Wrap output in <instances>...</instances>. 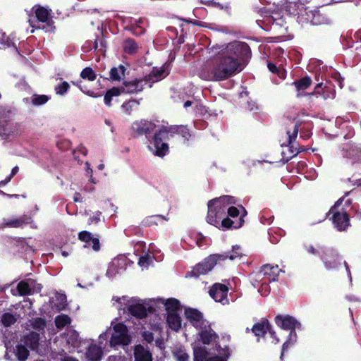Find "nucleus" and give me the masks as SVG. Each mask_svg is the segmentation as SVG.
Returning a JSON list of instances; mask_svg holds the SVG:
<instances>
[{
  "label": "nucleus",
  "mask_w": 361,
  "mask_h": 361,
  "mask_svg": "<svg viewBox=\"0 0 361 361\" xmlns=\"http://www.w3.org/2000/svg\"><path fill=\"white\" fill-rule=\"evenodd\" d=\"M63 361H78L75 358H73V357H65Z\"/></svg>",
  "instance_id": "obj_64"
},
{
  "label": "nucleus",
  "mask_w": 361,
  "mask_h": 361,
  "mask_svg": "<svg viewBox=\"0 0 361 361\" xmlns=\"http://www.w3.org/2000/svg\"><path fill=\"white\" fill-rule=\"evenodd\" d=\"M125 71L126 68L123 65L112 68L110 71V79L121 80L124 77Z\"/></svg>",
  "instance_id": "obj_34"
},
{
  "label": "nucleus",
  "mask_w": 361,
  "mask_h": 361,
  "mask_svg": "<svg viewBox=\"0 0 361 361\" xmlns=\"http://www.w3.org/2000/svg\"><path fill=\"white\" fill-rule=\"evenodd\" d=\"M349 117H350L349 116H346L345 118L338 117L336 118V123H340L342 121H344L345 122H348L350 120Z\"/></svg>",
  "instance_id": "obj_59"
},
{
  "label": "nucleus",
  "mask_w": 361,
  "mask_h": 361,
  "mask_svg": "<svg viewBox=\"0 0 361 361\" xmlns=\"http://www.w3.org/2000/svg\"><path fill=\"white\" fill-rule=\"evenodd\" d=\"M71 322V318L68 315L64 314H61L57 316L55 318V321H54L56 326L59 329H61L63 327H65L66 325L70 324Z\"/></svg>",
  "instance_id": "obj_36"
},
{
  "label": "nucleus",
  "mask_w": 361,
  "mask_h": 361,
  "mask_svg": "<svg viewBox=\"0 0 361 361\" xmlns=\"http://www.w3.org/2000/svg\"><path fill=\"white\" fill-rule=\"evenodd\" d=\"M164 134H178L184 138V142H188L189 138L191 137L189 129L187 126H169L168 123L162 121L161 123L159 124V142L161 141V137L164 136Z\"/></svg>",
  "instance_id": "obj_11"
},
{
  "label": "nucleus",
  "mask_w": 361,
  "mask_h": 361,
  "mask_svg": "<svg viewBox=\"0 0 361 361\" xmlns=\"http://www.w3.org/2000/svg\"><path fill=\"white\" fill-rule=\"evenodd\" d=\"M57 300L60 301L59 304L57 305V308L59 310H62L65 308L66 302V296L63 294H57L56 295Z\"/></svg>",
  "instance_id": "obj_49"
},
{
  "label": "nucleus",
  "mask_w": 361,
  "mask_h": 361,
  "mask_svg": "<svg viewBox=\"0 0 361 361\" xmlns=\"http://www.w3.org/2000/svg\"><path fill=\"white\" fill-rule=\"evenodd\" d=\"M36 20H30L29 22L32 27L37 29L47 30L49 31L52 29V20L49 18V11L42 7L37 8L35 11Z\"/></svg>",
  "instance_id": "obj_13"
},
{
  "label": "nucleus",
  "mask_w": 361,
  "mask_h": 361,
  "mask_svg": "<svg viewBox=\"0 0 361 361\" xmlns=\"http://www.w3.org/2000/svg\"><path fill=\"white\" fill-rule=\"evenodd\" d=\"M251 331L257 337L264 336L267 332L271 336H274V331L267 319H262L260 322L255 324Z\"/></svg>",
  "instance_id": "obj_21"
},
{
  "label": "nucleus",
  "mask_w": 361,
  "mask_h": 361,
  "mask_svg": "<svg viewBox=\"0 0 361 361\" xmlns=\"http://www.w3.org/2000/svg\"><path fill=\"white\" fill-rule=\"evenodd\" d=\"M293 130L292 132H290V130H288L286 131L287 134V138L286 142H283L281 143V146L282 147H285L286 149H283L281 154H282V159L285 161H288L291 158L296 156L299 151L297 149V148L294 146V141L295 140L298 133V129H299V122L298 121H293Z\"/></svg>",
  "instance_id": "obj_8"
},
{
  "label": "nucleus",
  "mask_w": 361,
  "mask_h": 361,
  "mask_svg": "<svg viewBox=\"0 0 361 361\" xmlns=\"http://www.w3.org/2000/svg\"><path fill=\"white\" fill-rule=\"evenodd\" d=\"M331 23V19L324 13L319 10H314L313 17L311 19V24L313 25H329Z\"/></svg>",
  "instance_id": "obj_28"
},
{
  "label": "nucleus",
  "mask_w": 361,
  "mask_h": 361,
  "mask_svg": "<svg viewBox=\"0 0 361 361\" xmlns=\"http://www.w3.org/2000/svg\"><path fill=\"white\" fill-rule=\"evenodd\" d=\"M169 152V147L168 144L166 143H161V145L159 146V156L160 157H164L165 155H166Z\"/></svg>",
  "instance_id": "obj_50"
},
{
  "label": "nucleus",
  "mask_w": 361,
  "mask_h": 361,
  "mask_svg": "<svg viewBox=\"0 0 361 361\" xmlns=\"http://www.w3.org/2000/svg\"><path fill=\"white\" fill-rule=\"evenodd\" d=\"M327 270H336L342 264V258L332 247H325L320 257Z\"/></svg>",
  "instance_id": "obj_10"
},
{
  "label": "nucleus",
  "mask_w": 361,
  "mask_h": 361,
  "mask_svg": "<svg viewBox=\"0 0 361 361\" xmlns=\"http://www.w3.org/2000/svg\"><path fill=\"white\" fill-rule=\"evenodd\" d=\"M199 336L202 343L208 346L195 347L193 348L194 361H227L230 357L229 348H221L217 343L218 335L211 328L209 323L204 328L199 329Z\"/></svg>",
  "instance_id": "obj_2"
},
{
  "label": "nucleus",
  "mask_w": 361,
  "mask_h": 361,
  "mask_svg": "<svg viewBox=\"0 0 361 361\" xmlns=\"http://www.w3.org/2000/svg\"><path fill=\"white\" fill-rule=\"evenodd\" d=\"M49 97L47 95L34 94L32 99V103L34 105H42L47 102Z\"/></svg>",
  "instance_id": "obj_44"
},
{
  "label": "nucleus",
  "mask_w": 361,
  "mask_h": 361,
  "mask_svg": "<svg viewBox=\"0 0 361 361\" xmlns=\"http://www.w3.org/2000/svg\"><path fill=\"white\" fill-rule=\"evenodd\" d=\"M343 264H344V266L345 267V270H346V272L348 274V276L349 277V279H350V282L352 283V276H351V272L350 271V269H349V267H348V264H347L346 262H343Z\"/></svg>",
  "instance_id": "obj_58"
},
{
  "label": "nucleus",
  "mask_w": 361,
  "mask_h": 361,
  "mask_svg": "<svg viewBox=\"0 0 361 361\" xmlns=\"http://www.w3.org/2000/svg\"><path fill=\"white\" fill-rule=\"evenodd\" d=\"M78 239L82 242L88 244L90 246L92 243V247L94 250L98 251L100 249L99 240L97 238H93L91 233L84 231L78 233Z\"/></svg>",
  "instance_id": "obj_24"
},
{
  "label": "nucleus",
  "mask_w": 361,
  "mask_h": 361,
  "mask_svg": "<svg viewBox=\"0 0 361 361\" xmlns=\"http://www.w3.org/2000/svg\"><path fill=\"white\" fill-rule=\"evenodd\" d=\"M121 94V90L118 87H113L108 90L104 95V102L106 105H111V98L114 96H118Z\"/></svg>",
  "instance_id": "obj_41"
},
{
  "label": "nucleus",
  "mask_w": 361,
  "mask_h": 361,
  "mask_svg": "<svg viewBox=\"0 0 361 361\" xmlns=\"http://www.w3.org/2000/svg\"><path fill=\"white\" fill-rule=\"evenodd\" d=\"M219 261H221L219 254H212L206 257L202 262L195 266L191 271L185 274L186 278H197L212 270Z\"/></svg>",
  "instance_id": "obj_9"
},
{
  "label": "nucleus",
  "mask_w": 361,
  "mask_h": 361,
  "mask_svg": "<svg viewBox=\"0 0 361 361\" xmlns=\"http://www.w3.org/2000/svg\"><path fill=\"white\" fill-rule=\"evenodd\" d=\"M137 45L135 42L131 39H127L124 42L123 49L126 52L133 54H135L137 50Z\"/></svg>",
  "instance_id": "obj_39"
},
{
  "label": "nucleus",
  "mask_w": 361,
  "mask_h": 361,
  "mask_svg": "<svg viewBox=\"0 0 361 361\" xmlns=\"http://www.w3.org/2000/svg\"><path fill=\"white\" fill-rule=\"evenodd\" d=\"M304 248L307 251V252L314 256H318L319 257H321V255H322L323 251L325 249V247H315L311 244H305Z\"/></svg>",
  "instance_id": "obj_40"
},
{
  "label": "nucleus",
  "mask_w": 361,
  "mask_h": 361,
  "mask_svg": "<svg viewBox=\"0 0 361 361\" xmlns=\"http://www.w3.org/2000/svg\"><path fill=\"white\" fill-rule=\"evenodd\" d=\"M15 317L10 313H5L3 314L1 322L5 326H10L16 322Z\"/></svg>",
  "instance_id": "obj_43"
},
{
  "label": "nucleus",
  "mask_w": 361,
  "mask_h": 361,
  "mask_svg": "<svg viewBox=\"0 0 361 361\" xmlns=\"http://www.w3.org/2000/svg\"><path fill=\"white\" fill-rule=\"evenodd\" d=\"M240 208L242 211V214H240L239 209L237 207L232 206V204L228 206L226 209V217L229 216L232 218H235L239 216L240 217L242 216V219L243 220V217L246 215L247 212L245 208L243 207L242 206H240Z\"/></svg>",
  "instance_id": "obj_33"
},
{
  "label": "nucleus",
  "mask_w": 361,
  "mask_h": 361,
  "mask_svg": "<svg viewBox=\"0 0 361 361\" xmlns=\"http://www.w3.org/2000/svg\"><path fill=\"white\" fill-rule=\"evenodd\" d=\"M155 256L150 253H147L142 256L139 259L138 264L141 267H148L150 264H152L155 261Z\"/></svg>",
  "instance_id": "obj_37"
},
{
  "label": "nucleus",
  "mask_w": 361,
  "mask_h": 361,
  "mask_svg": "<svg viewBox=\"0 0 361 361\" xmlns=\"http://www.w3.org/2000/svg\"><path fill=\"white\" fill-rule=\"evenodd\" d=\"M142 80H133L130 82H125L123 86L119 87L121 92L135 93L143 89Z\"/></svg>",
  "instance_id": "obj_25"
},
{
  "label": "nucleus",
  "mask_w": 361,
  "mask_h": 361,
  "mask_svg": "<svg viewBox=\"0 0 361 361\" xmlns=\"http://www.w3.org/2000/svg\"><path fill=\"white\" fill-rule=\"evenodd\" d=\"M170 60H168L161 67L159 68V80L166 78L171 71V63L174 59V56L171 54L169 56Z\"/></svg>",
  "instance_id": "obj_35"
},
{
  "label": "nucleus",
  "mask_w": 361,
  "mask_h": 361,
  "mask_svg": "<svg viewBox=\"0 0 361 361\" xmlns=\"http://www.w3.org/2000/svg\"><path fill=\"white\" fill-rule=\"evenodd\" d=\"M200 3L207 6H212L213 0H201Z\"/></svg>",
  "instance_id": "obj_60"
},
{
  "label": "nucleus",
  "mask_w": 361,
  "mask_h": 361,
  "mask_svg": "<svg viewBox=\"0 0 361 361\" xmlns=\"http://www.w3.org/2000/svg\"><path fill=\"white\" fill-rule=\"evenodd\" d=\"M192 105V102L191 101H186L185 103H184V107L185 108H187L188 106H190Z\"/></svg>",
  "instance_id": "obj_63"
},
{
  "label": "nucleus",
  "mask_w": 361,
  "mask_h": 361,
  "mask_svg": "<svg viewBox=\"0 0 361 361\" xmlns=\"http://www.w3.org/2000/svg\"><path fill=\"white\" fill-rule=\"evenodd\" d=\"M173 355L177 361H189L188 354L182 349L176 350L173 352Z\"/></svg>",
  "instance_id": "obj_45"
},
{
  "label": "nucleus",
  "mask_w": 361,
  "mask_h": 361,
  "mask_svg": "<svg viewBox=\"0 0 361 361\" xmlns=\"http://www.w3.org/2000/svg\"><path fill=\"white\" fill-rule=\"evenodd\" d=\"M310 107L312 109L324 107V101L334 99L336 97L334 86L329 82L317 83L312 92L307 94Z\"/></svg>",
  "instance_id": "obj_4"
},
{
  "label": "nucleus",
  "mask_w": 361,
  "mask_h": 361,
  "mask_svg": "<svg viewBox=\"0 0 361 361\" xmlns=\"http://www.w3.org/2000/svg\"><path fill=\"white\" fill-rule=\"evenodd\" d=\"M222 53L208 61L200 75L208 81H222L241 72L247 66L252 54L247 43L234 41L226 44Z\"/></svg>",
  "instance_id": "obj_1"
},
{
  "label": "nucleus",
  "mask_w": 361,
  "mask_h": 361,
  "mask_svg": "<svg viewBox=\"0 0 361 361\" xmlns=\"http://www.w3.org/2000/svg\"><path fill=\"white\" fill-rule=\"evenodd\" d=\"M130 343V337L128 334V329L123 324H116L114 326V333L110 340V345L115 347L118 345H127Z\"/></svg>",
  "instance_id": "obj_12"
},
{
  "label": "nucleus",
  "mask_w": 361,
  "mask_h": 361,
  "mask_svg": "<svg viewBox=\"0 0 361 361\" xmlns=\"http://www.w3.org/2000/svg\"><path fill=\"white\" fill-rule=\"evenodd\" d=\"M143 337L144 339L148 343H151L154 339L153 334L149 332H144Z\"/></svg>",
  "instance_id": "obj_57"
},
{
  "label": "nucleus",
  "mask_w": 361,
  "mask_h": 361,
  "mask_svg": "<svg viewBox=\"0 0 361 361\" xmlns=\"http://www.w3.org/2000/svg\"><path fill=\"white\" fill-rule=\"evenodd\" d=\"M283 271L279 269L278 265L267 264L261 267L258 274V278L264 276L269 282L276 281L280 272Z\"/></svg>",
  "instance_id": "obj_19"
},
{
  "label": "nucleus",
  "mask_w": 361,
  "mask_h": 361,
  "mask_svg": "<svg viewBox=\"0 0 361 361\" xmlns=\"http://www.w3.org/2000/svg\"><path fill=\"white\" fill-rule=\"evenodd\" d=\"M41 288V285L37 283L36 281L32 279L21 281L17 286V290L20 295H31L35 291L40 290Z\"/></svg>",
  "instance_id": "obj_17"
},
{
  "label": "nucleus",
  "mask_w": 361,
  "mask_h": 361,
  "mask_svg": "<svg viewBox=\"0 0 361 361\" xmlns=\"http://www.w3.org/2000/svg\"><path fill=\"white\" fill-rule=\"evenodd\" d=\"M133 132L137 135L145 134L148 140V149L154 155L158 156V129L155 123L147 120L135 121L132 124Z\"/></svg>",
  "instance_id": "obj_5"
},
{
  "label": "nucleus",
  "mask_w": 361,
  "mask_h": 361,
  "mask_svg": "<svg viewBox=\"0 0 361 361\" xmlns=\"http://www.w3.org/2000/svg\"><path fill=\"white\" fill-rule=\"evenodd\" d=\"M168 30L174 33V35H177V30L175 28V27H168Z\"/></svg>",
  "instance_id": "obj_62"
},
{
  "label": "nucleus",
  "mask_w": 361,
  "mask_h": 361,
  "mask_svg": "<svg viewBox=\"0 0 361 361\" xmlns=\"http://www.w3.org/2000/svg\"><path fill=\"white\" fill-rule=\"evenodd\" d=\"M32 326L35 329L42 330L46 326V322L42 318H37L32 322Z\"/></svg>",
  "instance_id": "obj_48"
},
{
  "label": "nucleus",
  "mask_w": 361,
  "mask_h": 361,
  "mask_svg": "<svg viewBox=\"0 0 361 361\" xmlns=\"http://www.w3.org/2000/svg\"><path fill=\"white\" fill-rule=\"evenodd\" d=\"M267 67L269 68V70L271 72V73H277L279 72V68H277V66L273 63H271V62H269L268 64H267Z\"/></svg>",
  "instance_id": "obj_56"
},
{
  "label": "nucleus",
  "mask_w": 361,
  "mask_h": 361,
  "mask_svg": "<svg viewBox=\"0 0 361 361\" xmlns=\"http://www.w3.org/2000/svg\"><path fill=\"white\" fill-rule=\"evenodd\" d=\"M69 87V84L64 81L55 87V91L56 94L63 95L68 90Z\"/></svg>",
  "instance_id": "obj_46"
},
{
  "label": "nucleus",
  "mask_w": 361,
  "mask_h": 361,
  "mask_svg": "<svg viewBox=\"0 0 361 361\" xmlns=\"http://www.w3.org/2000/svg\"><path fill=\"white\" fill-rule=\"evenodd\" d=\"M244 255L243 250L240 246L235 245L232 246V250L231 252H226L223 254H219L221 261H224L227 259L230 260H235L240 259Z\"/></svg>",
  "instance_id": "obj_26"
},
{
  "label": "nucleus",
  "mask_w": 361,
  "mask_h": 361,
  "mask_svg": "<svg viewBox=\"0 0 361 361\" xmlns=\"http://www.w3.org/2000/svg\"><path fill=\"white\" fill-rule=\"evenodd\" d=\"M80 77L90 81H94L97 78V75L92 68L87 67L84 68L80 73Z\"/></svg>",
  "instance_id": "obj_42"
},
{
  "label": "nucleus",
  "mask_w": 361,
  "mask_h": 361,
  "mask_svg": "<svg viewBox=\"0 0 361 361\" xmlns=\"http://www.w3.org/2000/svg\"><path fill=\"white\" fill-rule=\"evenodd\" d=\"M228 288L227 286L216 283L209 289V293L212 298L216 302L222 305H228L229 300L228 298Z\"/></svg>",
  "instance_id": "obj_14"
},
{
  "label": "nucleus",
  "mask_w": 361,
  "mask_h": 361,
  "mask_svg": "<svg viewBox=\"0 0 361 361\" xmlns=\"http://www.w3.org/2000/svg\"><path fill=\"white\" fill-rule=\"evenodd\" d=\"M29 218L26 216H20V218L10 220L6 223V225L9 227H21L25 224H28Z\"/></svg>",
  "instance_id": "obj_38"
},
{
  "label": "nucleus",
  "mask_w": 361,
  "mask_h": 361,
  "mask_svg": "<svg viewBox=\"0 0 361 361\" xmlns=\"http://www.w3.org/2000/svg\"><path fill=\"white\" fill-rule=\"evenodd\" d=\"M181 312L166 315V322L168 327L175 332H178L182 327Z\"/></svg>",
  "instance_id": "obj_22"
},
{
  "label": "nucleus",
  "mask_w": 361,
  "mask_h": 361,
  "mask_svg": "<svg viewBox=\"0 0 361 361\" xmlns=\"http://www.w3.org/2000/svg\"><path fill=\"white\" fill-rule=\"evenodd\" d=\"M235 204V199L233 196L224 195L208 202V213L207 221L223 231L229 228H238L242 226L244 220L242 216L238 222H235L229 217H226L227 207Z\"/></svg>",
  "instance_id": "obj_3"
},
{
  "label": "nucleus",
  "mask_w": 361,
  "mask_h": 361,
  "mask_svg": "<svg viewBox=\"0 0 361 361\" xmlns=\"http://www.w3.org/2000/svg\"><path fill=\"white\" fill-rule=\"evenodd\" d=\"M345 298L350 302H361V298L354 295H348Z\"/></svg>",
  "instance_id": "obj_54"
},
{
  "label": "nucleus",
  "mask_w": 361,
  "mask_h": 361,
  "mask_svg": "<svg viewBox=\"0 0 361 361\" xmlns=\"http://www.w3.org/2000/svg\"><path fill=\"white\" fill-rule=\"evenodd\" d=\"M184 314L186 319L197 329L205 327V325L209 323L204 319L202 313L197 309L185 307Z\"/></svg>",
  "instance_id": "obj_15"
},
{
  "label": "nucleus",
  "mask_w": 361,
  "mask_h": 361,
  "mask_svg": "<svg viewBox=\"0 0 361 361\" xmlns=\"http://www.w3.org/2000/svg\"><path fill=\"white\" fill-rule=\"evenodd\" d=\"M313 13L314 10L302 6L300 8L298 13V22L302 25L307 23H311V19L313 17Z\"/></svg>",
  "instance_id": "obj_30"
},
{
  "label": "nucleus",
  "mask_w": 361,
  "mask_h": 361,
  "mask_svg": "<svg viewBox=\"0 0 361 361\" xmlns=\"http://www.w3.org/2000/svg\"><path fill=\"white\" fill-rule=\"evenodd\" d=\"M134 356L135 361H152L149 351L145 349L141 345H137L135 347Z\"/></svg>",
  "instance_id": "obj_27"
},
{
  "label": "nucleus",
  "mask_w": 361,
  "mask_h": 361,
  "mask_svg": "<svg viewBox=\"0 0 361 361\" xmlns=\"http://www.w3.org/2000/svg\"><path fill=\"white\" fill-rule=\"evenodd\" d=\"M204 238L201 234H195V239L194 240V245L189 244L190 247L195 246V245L201 247L203 245V241Z\"/></svg>",
  "instance_id": "obj_51"
},
{
  "label": "nucleus",
  "mask_w": 361,
  "mask_h": 361,
  "mask_svg": "<svg viewBox=\"0 0 361 361\" xmlns=\"http://www.w3.org/2000/svg\"><path fill=\"white\" fill-rule=\"evenodd\" d=\"M133 104H134V102H126L122 105V108L126 111V112H127L128 114H130L133 109Z\"/></svg>",
  "instance_id": "obj_53"
},
{
  "label": "nucleus",
  "mask_w": 361,
  "mask_h": 361,
  "mask_svg": "<svg viewBox=\"0 0 361 361\" xmlns=\"http://www.w3.org/2000/svg\"><path fill=\"white\" fill-rule=\"evenodd\" d=\"M343 157L350 159L353 163H361V147L358 145L348 143L343 145L341 150Z\"/></svg>",
  "instance_id": "obj_16"
},
{
  "label": "nucleus",
  "mask_w": 361,
  "mask_h": 361,
  "mask_svg": "<svg viewBox=\"0 0 361 361\" xmlns=\"http://www.w3.org/2000/svg\"><path fill=\"white\" fill-rule=\"evenodd\" d=\"M311 84L312 79L309 76H305L298 80L294 81L292 85H293L297 90V97H307L308 93H305L304 90L307 89L311 85Z\"/></svg>",
  "instance_id": "obj_23"
},
{
  "label": "nucleus",
  "mask_w": 361,
  "mask_h": 361,
  "mask_svg": "<svg viewBox=\"0 0 361 361\" xmlns=\"http://www.w3.org/2000/svg\"><path fill=\"white\" fill-rule=\"evenodd\" d=\"M128 309L133 316L138 319L145 318L147 316L148 313L154 311V309L149 302L133 304L130 305Z\"/></svg>",
  "instance_id": "obj_18"
},
{
  "label": "nucleus",
  "mask_w": 361,
  "mask_h": 361,
  "mask_svg": "<svg viewBox=\"0 0 361 361\" xmlns=\"http://www.w3.org/2000/svg\"><path fill=\"white\" fill-rule=\"evenodd\" d=\"M13 353L18 361H25L30 355L27 347L23 344H18L14 348Z\"/></svg>",
  "instance_id": "obj_32"
},
{
  "label": "nucleus",
  "mask_w": 361,
  "mask_h": 361,
  "mask_svg": "<svg viewBox=\"0 0 361 361\" xmlns=\"http://www.w3.org/2000/svg\"><path fill=\"white\" fill-rule=\"evenodd\" d=\"M102 355L101 348L96 345H91L87 352V357L90 361H99Z\"/></svg>",
  "instance_id": "obj_31"
},
{
  "label": "nucleus",
  "mask_w": 361,
  "mask_h": 361,
  "mask_svg": "<svg viewBox=\"0 0 361 361\" xmlns=\"http://www.w3.org/2000/svg\"><path fill=\"white\" fill-rule=\"evenodd\" d=\"M39 341V334L36 332H30L24 338L25 345L32 350L38 348Z\"/></svg>",
  "instance_id": "obj_29"
},
{
  "label": "nucleus",
  "mask_w": 361,
  "mask_h": 361,
  "mask_svg": "<svg viewBox=\"0 0 361 361\" xmlns=\"http://www.w3.org/2000/svg\"><path fill=\"white\" fill-rule=\"evenodd\" d=\"M149 80H152L153 82H155L157 81L158 76L157 74H154L153 76L149 75Z\"/></svg>",
  "instance_id": "obj_61"
},
{
  "label": "nucleus",
  "mask_w": 361,
  "mask_h": 361,
  "mask_svg": "<svg viewBox=\"0 0 361 361\" xmlns=\"http://www.w3.org/2000/svg\"><path fill=\"white\" fill-rule=\"evenodd\" d=\"M275 323L281 329L290 331L288 338L282 346V352L280 357L282 359L284 352L290 345L296 341L297 334L295 329L302 330V328L301 323L296 318L288 314H278L275 317Z\"/></svg>",
  "instance_id": "obj_6"
},
{
  "label": "nucleus",
  "mask_w": 361,
  "mask_h": 361,
  "mask_svg": "<svg viewBox=\"0 0 361 361\" xmlns=\"http://www.w3.org/2000/svg\"><path fill=\"white\" fill-rule=\"evenodd\" d=\"M343 201L344 197L337 200L328 213L329 215L331 214L330 219L338 231H345L350 226L349 216L344 206H342Z\"/></svg>",
  "instance_id": "obj_7"
},
{
  "label": "nucleus",
  "mask_w": 361,
  "mask_h": 361,
  "mask_svg": "<svg viewBox=\"0 0 361 361\" xmlns=\"http://www.w3.org/2000/svg\"><path fill=\"white\" fill-rule=\"evenodd\" d=\"M159 303L162 304L166 312V315L182 312L183 306L179 300L174 298H164L159 297Z\"/></svg>",
  "instance_id": "obj_20"
},
{
  "label": "nucleus",
  "mask_w": 361,
  "mask_h": 361,
  "mask_svg": "<svg viewBox=\"0 0 361 361\" xmlns=\"http://www.w3.org/2000/svg\"><path fill=\"white\" fill-rule=\"evenodd\" d=\"M18 166H15V167L12 169V171H11V174L10 175V176H9V177H8V178L5 180V181L4 182V184H6L7 183H8V182L11 180V179L12 178V177H13V176H15V175L18 173Z\"/></svg>",
  "instance_id": "obj_55"
},
{
  "label": "nucleus",
  "mask_w": 361,
  "mask_h": 361,
  "mask_svg": "<svg viewBox=\"0 0 361 361\" xmlns=\"http://www.w3.org/2000/svg\"><path fill=\"white\" fill-rule=\"evenodd\" d=\"M214 3H212L213 7H217L220 10L225 11L227 13H230L231 12V5L229 3H226L225 4H221L217 0H213Z\"/></svg>",
  "instance_id": "obj_47"
},
{
  "label": "nucleus",
  "mask_w": 361,
  "mask_h": 361,
  "mask_svg": "<svg viewBox=\"0 0 361 361\" xmlns=\"http://www.w3.org/2000/svg\"><path fill=\"white\" fill-rule=\"evenodd\" d=\"M183 20L188 23L192 24L193 25H197V26L204 27H207V25H206L207 23L204 22H202V21H199V20H191V19H185Z\"/></svg>",
  "instance_id": "obj_52"
}]
</instances>
